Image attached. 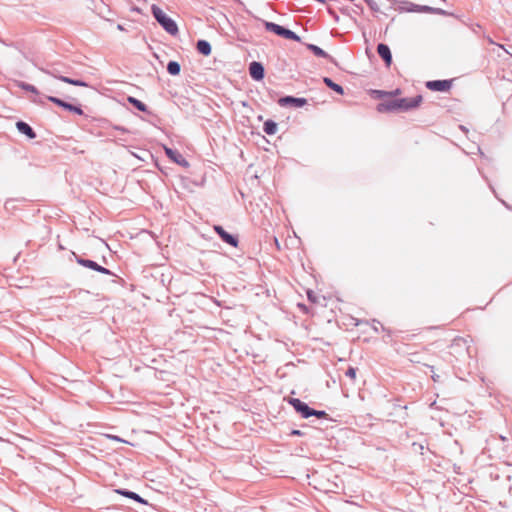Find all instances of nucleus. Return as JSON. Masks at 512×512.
Segmentation results:
<instances>
[{"instance_id": "obj_1", "label": "nucleus", "mask_w": 512, "mask_h": 512, "mask_svg": "<svg viewBox=\"0 0 512 512\" xmlns=\"http://www.w3.org/2000/svg\"><path fill=\"white\" fill-rule=\"evenodd\" d=\"M422 100L423 99L421 95H417L412 98L387 100L377 105V111L380 113L391 111H407L418 107Z\"/></svg>"}, {"instance_id": "obj_2", "label": "nucleus", "mask_w": 512, "mask_h": 512, "mask_svg": "<svg viewBox=\"0 0 512 512\" xmlns=\"http://www.w3.org/2000/svg\"><path fill=\"white\" fill-rule=\"evenodd\" d=\"M152 14L158 23L171 35L178 33V26L173 19H171L161 8L156 5L151 7Z\"/></svg>"}, {"instance_id": "obj_3", "label": "nucleus", "mask_w": 512, "mask_h": 512, "mask_svg": "<svg viewBox=\"0 0 512 512\" xmlns=\"http://www.w3.org/2000/svg\"><path fill=\"white\" fill-rule=\"evenodd\" d=\"M265 28L285 39L299 41V37L291 30H288L278 24L272 22H265Z\"/></svg>"}, {"instance_id": "obj_4", "label": "nucleus", "mask_w": 512, "mask_h": 512, "mask_svg": "<svg viewBox=\"0 0 512 512\" xmlns=\"http://www.w3.org/2000/svg\"><path fill=\"white\" fill-rule=\"evenodd\" d=\"M470 341L471 340L469 338L456 337L452 341V344L450 346L451 354H453V355H461V354H463L465 352H468Z\"/></svg>"}, {"instance_id": "obj_5", "label": "nucleus", "mask_w": 512, "mask_h": 512, "mask_svg": "<svg viewBox=\"0 0 512 512\" xmlns=\"http://www.w3.org/2000/svg\"><path fill=\"white\" fill-rule=\"evenodd\" d=\"M453 80H433L426 82V87L431 91L447 92L452 87Z\"/></svg>"}, {"instance_id": "obj_6", "label": "nucleus", "mask_w": 512, "mask_h": 512, "mask_svg": "<svg viewBox=\"0 0 512 512\" xmlns=\"http://www.w3.org/2000/svg\"><path fill=\"white\" fill-rule=\"evenodd\" d=\"M288 402L293 408L302 415L303 418H309L312 416V408L297 398H290Z\"/></svg>"}, {"instance_id": "obj_7", "label": "nucleus", "mask_w": 512, "mask_h": 512, "mask_svg": "<svg viewBox=\"0 0 512 512\" xmlns=\"http://www.w3.org/2000/svg\"><path fill=\"white\" fill-rule=\"evenodd\" d=\"M47 99L51 102H53L54 104H56L57 106L59 107H62L68 111H71V112H74L78 115H82L83 114V110L78 107V106H75V105H72L68 102H65L63 100H61L60 98H57V97H54V96H48Z\"/></svg>"}, {"instance_id": "obj_8", "label": "nucleus", "mask_w": 512, "mask_h": 512, "mask_svg": "<svg viewBox=\"0 0 512 512\" xmlns=\"http://www.w3.org/2000/svg\"><path fill=\"white\" fill-rule=\"evenodd\" d=\"M214 231L220 236V238L227 244L233 246V247H237L238 245V240L235 236L227 233L222 226H219V225H215L213 227Z\"/></svg>"}, {"instance_id": "obj_9", "label": "nucleus", "mask_w": 512, "mask_h": 512, "mask_svg": "<svg viewBox=\"0 0 512 512\" xmlns=\"http://www.w3.org/2000/svg\"><path fill=\"white\" fill-rule=\"evenodd\" d=\"M377 53L384 60L385 65L390 67L392 64V54L388 45L383 43L379 44L377 46Z\"/></svg>"}, {"instance_id": "obj_10", "label": "nucleus", "mask_w": 512, "mask_h": 512, "mask_svg": "<svg viewBox=\"0 0 512 512\" xmlns=\"http://www.w3.org/2000/svg\"><path fill=\"white\" fill-rule=\"evenodd\" d=\"M249 73L255 80H262L264 77V68L259 62H252L249 66Z\"/></svg>"}, {"instance_id": "obj_11", "label": "nucleus", "mask_w": 512, "mask_h": 512, "mask_svg": "<svg viewBox=\"0 0 512 512\" xmlns=\"http://www.w3.org/2000/svg\"><path fill=\"white\" fill-rule=\"evenodd\" d=\"M307 103V100L305 98H295V97H292V96H286V97H283L281 99H279V104L281 106H285V105H293L295 107H303L304 105H306Z\"/></svg>"}, {"instance_id": "obj_12", "label": "nucleus", "mask_w": 512, "mask_h": 512, "mask_svg": "<svg viewBox=\"0 0 512 512\" xmlns=\"http://www.w3.org/2000/svg\"><path fill=\"white\" fill-rule=\"evenodd\" d=\"M78 263H80L81 265H83L87 268L98 271L100 273L107 274V275L111 274V272L108 269L98 265L96 262H94L92 260L80 259V260H78Z\"/></svg>"}, {"instance_id": "obj_13", "label": "nucleus", "mask_w": 512, "mask_h": 512, "mask_svg": "<svg viewBox=\"0 0 512 512\" xmlns=\"http://www.w3.org/2000/svg\"><path fill=\"white\" fill-rule=\"evenodd\" d=\"M16 127L19 132L25 134L28 138L34 139L36 137L35 132L27 123H25L23 121H18L16 123Z\"/></svg>"}, {"instance_id": "obj_14", "label": "nucleus", "mask_w": 512, "mask_h": 512, "mask_svg": "<svg viewBox=\"0 0 512 512\" xmlns=\"http://www.w3.org/2000/svg\"><path fill=\"white\" fill-rule=\"evenodd\" d=\"M166 155L173 160L174 162L181 164V165H188L187 161L183 158V156L178 153L177 151H174L170 148H165Z\"/></svg>"}, {"instance_id": "obj_15", "label": "nucleus", "mask_w": 512, "mask_h": 512, "mask_svg": "<svg viewBox=\"0 0 512 512\" xmlns=\"http://www.w3.org/2000/svg\"><path fill=\"white\" fill-rule=\"evenodd\" d=\"M197 50L200 54L208 56L211 54V45L206 40H199L197 42Z\"/></svg>"}, {"instance_id": "obj_16", "label": "nucleus", "mask_w": 512, "mask_h": 512, "mask_svg": "<svg viewBox=\"0 0 512 512\" xmlns=\"http://www.w3.org/2000/svg\"><path fill=\"white\" fill-rule=\"evenodd\" d=\"M56 79L64 82V83H68V84H71V85H75V86H82V87H87V83L81 81V80H75V79H71L69 77H66V76H57V75H53Z\"/></svg>"}, {"instance_id": "obj_17", "label": "nucleus", "mask_w": 512, "mask_h": 512, "mask_svg": "<svg viewBox=\"0 0 512 512\" xmlns=\"http://www.w3.org/2000/svg\"><path fill=\"white\" fill-rule=\"evenodd\" d=\"M115 493L120 494V495L125 496L130 499H133L137 502L144 503V500L138 494H136L134 492L126 491V490H122V489H116Z\"/></svg>"}, {"instance_id": "obj_18", "label": "nucleus", "mask_w": 512, "mask_h": 512, "mask_svg": "<svg viewBox=\"0 0 512 512\" xmlns=\"http://www.w3.org/2000/svg\"><path fill=\"white\" fill-rule=\"evenodd\" d=\"M263 130L268 135H274L277 132V124L272 120L264 122Z\"/></svg>"}, {"instance_id": "obj_19", "label": "nucleus", "mask_w": 512, "mask_h": 512, "mask_svg": "<svg viewBox=\"0 0 512 512\" xmlns=\"http://www.w3.org/2000/svg\"><path fill=\"white\" fill-rule=\"evenodd\" d=\"M323 81H324V83H325V84H326L330 89H332V90H333V91H335L336 93H338V94H340V95H343V94H344V90H343V88H342L339 84H337V83L333 82L330 78L325 77V78L323 79Z\"/></svg>"}, {"instance_id": "obj_20", "label": "nucleus", "mask_w": 512, "mask_h": 512, "mask_svg": "<svg viewBox=\"0 0 512 512\" xmlns=\"http://www.w3.org/2000/svg\"><path fill=\"white\" fill-rule=\"evenodd\" d=\"M373 93L376 95L377 98H383V97H395L401 94L400 89H396L391 92L387 91H381V90H375Z\"/></svg>"}, {"instance_id": "obj_21", "label": "nucleus", "mask_w": 512, "mask_h": 512, "mask_svg": "<svg viewBox=\"0 0 512 512\" xmlns=\"http://www.w3.org/2000/svg\"><path fill=\"white\" fill-rule=\"evenodd\" d=\"M167 71L171 75H178L180 73V65L176 61H170L167 65Z\"/></svg>"}, {"instance_id": "obj_22", "label": "nucleus", "mask_w": 512, "mask_h": 512, "mask_svg": "<svg viewBox=\"0 0 512 512\" xmlns=\"http://www.w3.org/2000/svg\"><path fill=\"white\" fill-rule=\"evenodd\" d=\"M128 102L131 103L138 110L145 112L147 110L146 105L134 97H128Z\"/></svg>"}, {"instance_id": "obj_23", "label": "nucleus", "mask_w": 512, "mask_h": 512, "mask_svg": "<svg viewBox=\"0 0 512 512\" xmlns=\"http://www.w3.org/2000/svg\"><path fill=\"white\" fill-rule=\"evenodd\" d=\"M308 48L316 55V56H319V57H327V53L321 49L320 47L316 46V45H309Z\"/></svg>"}, {"instance_id": "obj_24", "label": "nucleus", "mask_w": 512, "mask_h": 512, "mask_svg": "<svg viewBox=\"0 0 512 512\" xmlns=\"http://www.w3.org/2000/svg\"><path fill=\"white\" fill-rule=\"evenodd\" d=\"M307 297L312 303H320L319 297L311 290L307 291Z\"/></svg>"}, {"instance_id": "obj_25", "label": "nucleus", "mask_w": 512, "mask_h": 512, "mask_svg": "<svg viewBox=\"0 0 512 512\" xmlns=\"http://www.w3.org/2000/svg\"><path fill=\"white\" fill-rule=\"evenodd\" d=\"M312 416H316L317 418H327L328 414L325 411L312 409Z\"/></svg>"}, {"instance_id": "obj_26", "label": "nucleus", "mask_w": 512, "mask_h": 512, "mask_svg": "<svg viewBox=\"0 0 512 512\" xmlns=\"http://www.w3.org/2000/svg\"><path fill=\"white\" fill-rule=\"evenodd\" d=\"M346 376H348L352 380H355L356 379V369L353 367L348 368V370L346 371Z\"/></svg>"}, {"instance_id": "obj_27", "label": "nucleus", "mask_w": 512, "mask_h": 512, "mask_svg": "<svg viewBox=\"0 0 512 512\" xmlns=\"http://www.w3.org/2000/svg\"><path fill=\"white\" fill-rule=\"evenodd\" d=\"M22 87H23L25 90L29 91V92H32V93H35V94H37V93H38V90H37L34 86H32V85L25 84V85H22Z\"/></svg>"}, {"instance_id": "obj_28", "label": "nucleus", "mask_w": 512, "mask_h": 512, "mask_svg": "<svg viewBox=\"0 0 512 512\" xmlns=\"http://www.w3.org/2000/svg\"><path fill=\"white\" fill-rule=\"evenodd\" d=\"M107 437L115 441H123L122 439L115 435H107Z\"/></svg>"}, {"instance_id": "obj_29", "label": "nucleus", "mask_w": 512, "mask_h": 512, "mask_svg": "<svg viewBox=\"0 0 512 512\" xmlns=\"http://www.w3.org/2000/svg\"><path fill=\"white\" fill-rule=\"evenodd\" d=\"M291 434H292V435L300 436L302 433H301V431H299V430H293V431L291 432Z\"/></svg>"}, {"instance_id": "obj_30", "label": "nucleus", "mask_w": 512, "mask_h": 512, "mask_svg": "<svg viewBox=\"0 0 512 512\" xmlns=\"http://www.w3.org/2000/svg\"><path fill=\"white\" fill-rule=\"evenodd\" d=\"M488 42H489L490 44H496V43H495L491 38H488Z\"/></svg>"}, {"instance_id": "obj_31", "label": "nucleus", "mask_w": 512, "mask_h": 512, "mask_svg": "<svg viewBox=\"0 0 512 512\" xmlns=\"http://www.w3.org/2000/svg\"><path fill=\"white\" fill-rule=\"evenodd\" d=\"M499 48L504 49V46L501 44H496Z\"/></svg>"}]
</instances>
